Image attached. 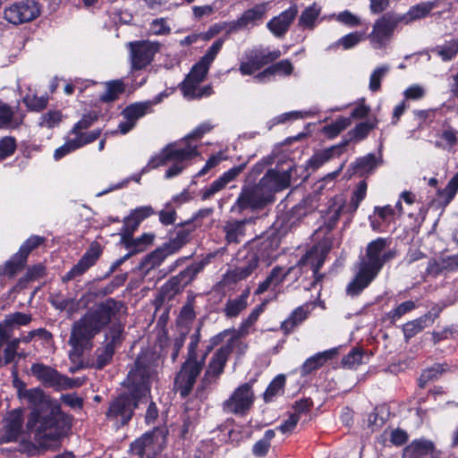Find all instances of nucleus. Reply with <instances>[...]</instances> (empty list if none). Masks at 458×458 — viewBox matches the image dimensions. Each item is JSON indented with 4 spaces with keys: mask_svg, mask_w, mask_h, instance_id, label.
Returning <instances> with one entry per match:
<instances>
[{
    "mask_svg": "<svg viewBox=\"0 0 458 458\" xmlns=\"http://www.w3.org/2000/svg\"><path fill=\"white\" fill-rule=\"evenodd\" d=\"M416 308V304L412 301H407L399 304L396 308L390 310L386 316L392 323L399 320L403 315L411 312Z\"/></svg>",
    "mask_w": 458,
    "mask_h": 458,
    "instance_id": "nucleus-62",
    "label": "nucleus"
},
{
    "mask_svg": "<svg viewBox=\"0 0 458 458\" xmlns=\"http://www.w3.org/2000/svg\"><path fill=\"white\" fill-rule=\"evenodd\" d=\"M348 144V140H344L338 145L316 152L309 160L310 166L317 169L334 157H339Z\"/></svg>",
    "mask_w": 458,
    "mask_h": 458,
    "instance_id": "nucleus-33",
    "label": "nucleus"
},
{
    "mask_svg": "<svg viewBox=\"0 0 458 458\" xmlns=\"http://www.w3.org/2000/svg\"><path fill=\"white\" fill-rule=\"evenodd\" d=\"M337 353V349L333 348L322 352H318L305 360L301 368V374L307 376L314 370L321 368L328 360Z\"/></svg>",
    "mask_w": 458,
    "mask_h": 458,
    "instance_id": "nucleus-35",
    "label": "nucleus"
},
{
    "mask_svg": "<svg viewBox=\"0 0 458 458\" xmlns=\"http://www.w3.org/2000/svg\"><path fill=\"white\" fill-rule=\"evenodd\" d=\"M199 155L198 145L195 143L187 142L185 146L180 143L168 144L158 155L150 158L143 171L172 163L165 173V179H172L179 175L190 165L191 159Z\"/></svg>",
    "mask_w": 458,
    "mask_h": 458,
    "instance_id": "nucleus-3",
    "label": "nucleus"
},
{
    "mask_svg": "<svg viewBox=\"0 0 458 458\" xmlns=\"http://www.w3.org/2000/svg\"><path fill=\"white\" fill-rule=\"evenodd\" d=\"M310 313V309L308 304L297 307L292 311L290 316L282 322L281 330L284 335L293 333L295 328L301 326L308 318Z\"/></svg>",
    "mask_w": 458,
    "mask_h": 458,
    "instance_id": "nucleus-30",
    "label": "nucleus"
},
{
    "mask_svg": "<svg viewBox=\"0 0 458 458\" xmlns=\"http://www.w3.org/2000/svg\"><path fill=\"white\" fill-rule=\"evenodd\" d=\"M441 142H436V145L442 147L444 149H452L458 142V131L452 128L443 131L441 136Z\"/></svg>",
    "mask_w": 458,
    "mask_h": 458,
    "instance_id": "nucleus-64",
    "label": "nucleus"
},
{
    "mask_svg": "<svg viewBox=\"0 0 458 458\" xmlns=\"http://www.w3.org/2000/svg\"><path fill=\"white\" fill-rule=\"evenodd\" d=\"M282 53L279 49L256 48L247 54V60L242 61L239 71L242 75H251L263 66L272 64L280 58Z\"/></svg>",
    "mask_w": 458,
    "mask_h": 458,
    "instance_id": "nucleus-12",
    "label": "nucleus"
},
{
    "mask_svg": "<svg viewBox=\"0 0 458 458\" xmlns=\"http://www.w3.org/2000/svg\"><path fill=\"white\" fill-rule=\"evenodd\" d=\"M298 14V7L292 4L277 16L273 17L267 23V30L277 38H283Z\"/></svg>",
    "mask_w": 458,
    "mask_h": 458,
    "instance_id": "nucleus-19",
    "label": "nucleus"
},
{
    "mask_svg": "<svg viewBox=\"0 0 458 458\" xmlns=\"http://www.w3.org/2000/svg\"><path fill=\"white\" fill-rule=\"evenodd\" d=\"M100 134V130H93L86 132L78 130L77 131L72 132V129L68 133L66 140L74 148V150H77L82 148L83 146L95 141L97 139L99 138Z\"/></svg>",
    "mask_w": 458,
    "mask_h": 458,
    "instance_id": "nucleus-39",
    "label": "nucleus"
},
{
    "mask_svg": "<svg viewBox=\"0 0 458 458\" xmlns=\"http://www.w3.org/2000/svg\"><path fill=\"white\" fill-rule=\"evenodd\" d=\"M378 165V160L374 154H368L365 157L357 158L356 161L352 164V168L354 174H360L364 175L371 173Z\"/></svg>",
    "mask_w": 458,
    "mask_h": 458,
    "instance_id": "nucleus-45",
    "label": "nucleus"
},
{
    "mask_svg": "<svg viewBox=\"0 0 458 458\" xmlns=\"http://www.w3.org/2000/svg\"><path fill=\"white\" fill-rule=\"evenodd\" d=\"M236 262L234 268L224 275V284H235L250 277L259 267V256L253 250H242L237 253Z\"/></svg>",
    "mask_w": 458,
    "mask_h": 458,
    "instance_id": "nucleus-8",
    "label": "nucleus"
},
{
    "mask_svg": "<svg viewBox=\"0 0 458 458\" xmlns=\"http://www.w3.org/2000/svg\"><path fill=\"white\" fill-rule=\"evenodd\" d=\"M235 341V337H231L225 344L222 345L214 353L202 379L204 386L213 381H216V379L223 373L226 361L234 349Z\"/></svg>",
    "mask_w": 458,
    "mask_h": 458,
    "instance_id": "nucleus-13",
    "label": "nucleus"
},
{
    "mask_svg": "<svg viewBox=\"0 0 458 458\" xmlns=\"http://www.w3.org/2000/svg\"><path fill=\"white\" fill-rule=\"evenodd\" d=\"M437 5V0L421 2L411 6L407 13L399 14V18L402 24L408 25L427 17Z\"/></svg>",
    "mask_w": 458,
    "mask_h": 458,
    "instance_id": "nucleus-25",
    "label": "nucleus"
},
{
    "mask_svg": "<svg viewBox=\"0 0 458 458\" xmlns=\"http://www.w3.org/2000/svg\"><path fill=\"white\" fill-rule=\"evenodd\" d=\"M293 267L285 270L283 267L276 266L273 267L266 279L259 283L254 293L256 295H259L267 292L271 287H276L284 282L285 277L291 273Z\"/></svg>",
    "mask_w": 458,
    "mask_h": 458,
    "instance_id": "nucleus-32",
    "label": "nucleus"
},
{
    "mask_svg": "<svg viewBox=\"0 0 458 458\" xmlns=\"http://www.w3.org/2000/svg\"><path fill=\"white\" fill-rule=\"evenodd\" d=\"M170 255H173L172 252L164 244L161 248L157 249L146 256L141 262L140 267L142 269L148 271L157 267H159Z\"/></svg>",
    "mask_w": 458,
    "mask_h": 458,
    "instance_id": "nucleus-44",
    "label": "nucleus"
},
{
    "mask_svg": "<svg viewBox=\"0 0 458 458\" xmlns=\"http://www.w3.org/2000/svg\"><path fill=\"white\" fill-rule=\"evenodd\" d=\"M291 177L290 171L279 172L270 169L260 179L259 184L265 193H269V199L273 202L275 192L283 191L290 186Z\"/></svg>",
    "mask_w": 458,
    "mask_h": 458,
    "instance_id": "nucleus-17",
    "label": "nucleus"
},
{
    "mask_svg": "<svg viewBox=\"0 0 458 458\" xmlns=\"http://www.w3.org/2000/svg\"><path fill=\"white\" fill-rule=\"evenodd\" d=\"M215 127L214 124H212L210 122H204L198 125L194 130L190 132L186 138L179 142L180 144H182V146H185V144L192 143L191 140H200L206 133L209 132L213 128Z\"/></svg>",
    "mask_w": 458,
    "mask_h": 458,
    "instance_id": "nucleus-63",
    "label": "nucleus"
},
{
    "mask_svg": "<svg viewBox=\"0 0 458 458\" xmlns=\"http://www.w3.org/2000/svg\"><path fill=\"white\" fill-rule=\"evenodd\" d=\"M395 256L396 251L391 248V240L378 237L367 245L366 253L359 265L377 276L385 264Z\"/></svg>",
    "mask_w": 458,
    "mask_h": 458,
    "instance_id": "nucleus-5",
    "label": "nucleus"
},
{
    "mask_svg": "<svg viewBox=\"0 0 458 458\" xmlns=\"http://www.w3.org/2000/svg\"><path fill=\"white\" fill-rule=\"evenodd\" d=\"M399 24H402L399 13H386L378 18L368 35L372 47L376 49L385 47Z\"/></svg>",
    "mask_w": 458,
    "mask_h": 458,
    "instance_id": "nucleus-10",
    "label": "nucleus"
},
{
    "mask_svg": "<svg viewBox=\"0 0 458 458\" xmlns=\"http://www.w3.org/2000/svg\"><path fill=\"white\" fill-rule=\"evenodd\" d=\"M31 374L45 386L58 390L62 374L56 369L43 363H34L30 368Z\"/></svg>",
    "mask_w": 458,
    "mask_h": 458,
    "instance_id": "nucleus-24",
    "label": "nucleus"
},
{
    "mask_svg": "<svg viewBox=\"0 0 458 458\" xmlns=\"http://www.w3.org/2000/svg\"><path fill=\"white\" fill-rule=\"evenodd\" d=\"M344 211H347V208L343 197L335 196L330 199L327 202V208L321 211L323 225L320 229L325 230L326 233L331 232L335 227L340 216Z\"/></svg>",
    "mask_w": 458,
    "mask_h": 458,
    "instance_id": "nucleus-21",
    "label": "nucleus"
},
{
    "mask_svg": "<svg viewBox=\"0 0 458 458\" xmlns=\"http://www.w3.org/2000/svg\"><path fill=\"white\" fill-rule=\"evenodd\" d=\"M433 52L440 56L443 61H450L454 58L458 53V42L453 40L443 46H437Z\"/></svg>",
    "mask_w": 458,
    "mask_h": 458,
    "instance_id": "nucleus-60",
    "label": "nucleus"
},
{
    "mask_svg": "<svg viewBox=\"0 0 458 458\" xmlns=\"http://www.w3.org/2000/svg\"><path fill=\"white\" fill-rule=\"evenodd\" d=\"M403 458H441V454L431 441L416 439L403 449Z\"/></svg>",
    "mask_w": 458,
    "mask_h": 458,
    "instance_id": "nucleus-23",
    "label": "nucleus"
},
{
    "mask_svg": "<svg viewBox=\"0 0 458 458\" xmlns=\"http://www.w3.org/2000/svg\"><path fill=\"white\" fill-rule=\"evenodd\" d=\"M328 250V247L316 245L307 251V253L299 261V265L301 267H310L312 270L314 276L312 286L318 284L323 277V275L319 274L318 271L324 264Z\"/></svg>",
    "mask_w": 458,
    "mask_h": 458,
    "instance_id": "nucleus-20",
    "label": "nucleus"
},
{
    "mask_svg": "<svg viewBox=\"0 0 458 458\" xmlns=\"http://www.w3.org/2000/svg\"><path fill=\"white\" fill-rule=\"evenodd\" d=\"M124 91V85L122 81H112L106 83V91L99 97L102 102H112L118 98Z\"/></svg>",
    "mask_w": 458,
    "mask_h": 458,
    "instance_id": "nucleus-50",
    "label": "nucleus"
},
{
    "mask_svg": "<svg viewBox=\"0 0 458 458\" xmlns=\"http://www.w3.org/2000/svg\"><path fill=\"white\" fill-rule=\"evenodd\" d=\"M390 67L387 64L381 65L376 68L369 78V89L372 92H377L381 88V80L387 74Z\"/></svg>",
    "mask_w": 458,
    "mask_h": 458,
    "instance_id": "nucleus-61",
    "label": "nucleus"
},
{
    "mask_svg": "<svg viewBox=\"0 0 458 458\" xmlns=\"http://www.w3.org/2000/svg\"><path fill=\"white\" fill-rule=\"evenodd\" d=\"M250 290L246 289L242 293L233 299H228L223 309L224 315L228 318L238 317L248 306Z\"/></svg>",
    "mask_w": 458,
    "mask_h": 458,
    "instance_id": "nucleus-36",
    "label": "nucleus"
},
{
    "mask_svg": "<svg viewBox=\"0 0 458 458\" xmlns=\"http://www.w3.org/2000/svg\"><path fill=\"white\" fill-rule=\"evenodd\" d=\"M254 249L250 250L259 253V261H268L275 258L279 241L276 235H268L267 237H260L252 242Z\"/></svg>",
    "mask_w": 458,
    "mask_h": 458,
    "instance_id": "nucleus-26",
    "label": "nucleus"
},
{
    "mask_svg": "<svg viewBox=\"0 0 458 458\" xmlns=\"http://www.w3.org/2000/svg\"><path fill=\"white\" fill-rule=\"evenodd\" d=\"M182 291H177V288L167 281L159 290L156 295L154 303L156 308H160L165 301H169L174 298L176 294Z\"/></svg>",
    "mask_w": 458,
    "mask_h": 458,
    "instance_id": "nucleus-51",
    "label": "nucleus"
},
{
    "mask_svg": "<svg viewBox=\"0 0 458 458\" xmlns=\"http://www.w3.org/2000/svg\"><path fill=\"white\" fill-rule=\"evenodd\" d=\"M367 182L365 181H360L353 193H352V199H351V201H350V204L349 206L347 207V211L350 212L351 214H353L356 212V210L358 209L360 202L365 199L366 197V194H367Z\"/></svg>",
    "mask_w": 458,
    "mask_h": 458,
    "instance_id": "nucleus-54",
    "label": "nucleus"
},
{
    "mask_svg": "<svg viewBox=\"0 0 458 458\" xmlns=\"http://www.w3.org/2000/svg\"><path fill=\"white\" fill-rule=\"evenodd\" d=\"M209 68V65L200 60L193 65L182 85V90L185 97L189 98L202 97L203 93L197 92L198 86L205 80Z\"/></svg>",
    "mask_w": 458,
    "mask_h": 458,
    "instance_id": "nucleus-18",
    "label": "nucleus"
},
{
    "mask_svg": "<svg viewBox=\"0 0 458 458\" xmlns=\"http://www.w3.org/2000/svg\"><path fill=\"white\" fill-rule=\"evenodd\" d=\"M100 330L88 313L74 322L68 341L72 349L71 353L82 355L85 350L91 348L92 339Z\"/></svg>",
    "mask_w": 458,
    "mask_h": 458,
    "instance_id": "nucleus-6",
    "label": "nucleus"
},
{
    "mask_svg": "<svg viewBox=\"0 0 458 458\" xmlns=\"http://www.w3.org/2000/svg\"><path fill=\"white\" fill-rule=\"evenodd\" d=\"M365 39V32L354 31L344 35L335 43L329 46V49L342 47L344 50L351 49Z\"/></svg>",
    "mask_w": 458,
    "mask_h": 458,
    "instance_id": "nucleus-47",
    "label": "nucleus"
},
{
    "mask_svg": "<svg viewBox=\"0 0 458 458\" xmlns=\"http://www.w3.org/2000/svg\"><path fill=\"white\" fill-rule=\"evenodd\" d=\"M271 203L269 193H265L260 185L243 186L235 203L232 207L233 212L242 213L246 209H261Z\"/></svg>",
    "mask_w": 458,
    "mask_h": 458,
    "instance_id": "nucleus-11",
    "label": "nucleus"
},
{
    "mask_svg": "<svg viewBox=\"0 0 458 458\" xmlns=\"http://www.w3.org/2000/svg\"><path fill=\"white\" fill-rule=\"evenodd\" d=\"M199 343V334L191 335L188 345V358L174 378V389L182 397L190 394L205 363L207 353L203 354L199 360L198 359L197 347Z\"/></svg>",
    "mask_w": 458,
    "mask_h": 458,
    "instance_id": "nucleus-4",
    "label": "nucleus"
},
{
    "mask_svg": "<svg viewBox=\"0 0 458 458\" xmlns=\"http://www.w3.org/2000/svg\"><path fill=\"white\" fill-rule=\"evenodd\" d=\"M276 432L274 429H267L265 431L261 439L257 441L252 447V454L256 457H264L268 453L271 445V441L275 437Z\"/></svg>",
    "mask_w": 458,
    "mask_h": 458,
    "instance_id": "nucleus-48",
    "label": "nucleus"
},
{
    "mask_svg": "<svg viewBox=\"0 0 458 458\" xmlns=\"http://www.w3.org/2000/svg\"><path fill=\"white\" fill-rule=\"evenodd\" d=\"M39 13V7L35 1L13 4L4 12V19L15 25L29 22L36 19Z\"/></svg>",
    "mask_w": 458,
    "mask_h": 458,
    "instance_id": "nucleus-15",
    "label": "nucleus"
},
{
    "mask_svg": "<svg viewBox=\"0 0 458 458\" xmlns=\"http://www.w3.org/2000/svg\"><path fill=\"white\" fill-rule=\"evenodd\" d=\"M191 233L192 228L189 225L177 227L175 229L174 235L167 243L165 244V246L172 252V254H174L189 242Z\"/></svg>",
    "mask_w": 458,
    "mask_h": 458,
    "instance_id": "nucleus-40",
    "label": "nucleus"
},
{
    "mask_svg": "<svg viewBox=\"0 0 458 458\" xmlns=\"http://www.w3.org/2000/svg\"><path fill=\"white\" fill-rule=\"evenodd\" d=\"M124 326L122 322L114 323L106 335V345L113 347L114 350L118 348L123 340Z\"/></svg>",
    "mask_w": 458,
    "mask_h": 458,
    "instance_id": "nucleus-49",
    "label": "nucleus"
},
{
    "mask_svg": "<svg viewBox=\"0 0 458 458\" xmlns=\"http://www.w3.org/2000/svg\"><path fill=\"white\" fill-rule=\"evenodd\" d=\"M435 317L436 316H433L431 312H428L419 318L404 324L403 327L404 337L408 340L421 332L424 328L432 325L434 323Z\"/></svg>",
    "mask_w": 458,
    "mask_h": 458,
    "instance_id": "nucleus-38",
    "label": "nucleus"
},
{
    "mask_svg": "<svg viewBox=\"0 0 458 458\" xmlns=\"http://www.w3.org/2000/svg\"><path fill=\"white\" fill-rule=\"evenodd\" d=\"M320 13L321 7L317 4L306 7L299 17L298 26L302 30H314Z\"/></svg>",
    "mask_w": 458,
    "mask_h": 458,
    "instance_id": "nucleus-41",
    "label": "nucleus"
},
{
    "mask_svg": "<svg viewBox=\"0 0 458 458\" xmlns=\"http://www.w3.org/2000/svg\"><path fill=\"white\" fill-rule=\"evenodd\" d=\"M155 373L153 357L147 353L140 355L123 383L127 393L121 394L110 402L106 412V418L117 427L126 425L131 420L139 403L147 402L150 393V380Z\"/></svg>",
    "mask_w": 458,
    "mask_h": 458,
    "instance_id": "nucleus-1",
    "label": "nucleus"
},
{
    "mask_svg": "<svg viewBox=\"0 0 458 458\" xmlns=\"http://www.w3.org/2000/svg\"><path fill=\"white\" fill-rule=\"evenodd\" d=\"M44 238L32 235L20 248L19 251L5 263L4 273L9 276H13L21 271L26 263L27 258L31 250L44 242Z\"/></svg>",
    "mask_w": 458,
    "mask_h": 458,
    "instance_id": "nucleus-16",
    "label": "nucleus"
},
{
    "mask_svg": "<svg viewBox=\"0 0 458 458\" xmlns=\"http://www.w3.org/2000/svg\"><path fill=\"white\" fill-rule=\"evenodd\" d=\"M23 424L22 411L14 410L5 419L4 437L6 441H16L21 433Z\"/></svg>",
    "mask_w": 458,
    "mask_h": 458,
    "instance_id": "nucleus-34",
    "label": "nucleus"
},
{
    "mask_svg": "<svg viewBox=\"0 0 458 458\" xmlns=\"http://www.w3.org/2000/svg\"><path fill=\"white\" fill-rule=\"evenodd\" d=\"M267 12V4L261 3L254 5L252 8L246 10L241 15V23L247 27L249 25H255L261 21Z\"/></svg>",
    "mask_w": 458,
    "mask_h": 458,
    "instance_id": "nucleus-43",
    "label": "nucleus"
},
{
    "mask_svg": "<svg viewBox=\"0 0 458 458\" xmlns=\"http://www.w3.org/2000/svg\"><path fill=\"white\" fill-rule=\"evenodd\" d=\"M139 225L140 223L134 216L130 213L129 216L124 217L123 225L122 227V239L126 241V247L128 249H135L136 251L143 250L144 247L153 240V236L148 234H143L136 240H129Z\"/></svg>",
    "mask_w": 458,
    "mask_h": 458,
    "instance_id": "nucleus-22",
    "label": "nucleus"
},
{
    "mask_svg": "<svg viewBox=\"0 0 458 458\" xmlns=\"http://www.w3.org/2000/svg\"><path fill=\"white\" fill-rule=\"evenodd\" d=\"M247 220L228 221L224 226L226 242L231 244L242 242L246 235Z\"/></svg>",
    "mask_w": 458,
    "mask_h": 458,
    "instance_id": "nucleus-37",
    "label": "nucleus"
},
{
    "mask_svg": "<svg viewBox=\"0 0 458 458\" xmlns=\"http://www.w3.org/2000/svg\"><path fill=\"white\" fill-rule=\"evenodd\" d=\"M377 276L359 265L354 278L348 284L346 293L350 296L359 295Z\"/></svg>",
    "mask_w": 458,
    "mask_h": 458,
    "instance_id": "nucleus-27",
    "label": "nucleus"
},
{
    "mask_svg": "<svg viewBox=\"0 0 458 458\" xmlns=\"http://www.w3.org/2000/svg\"><path fill=\"white\" fill-rule=\"evenodd\" d=\"M458 269V254L442 257L430 260L427 267V273L437 276L442 273L454 272Z\"/></svg>",
    "mask_w": 458,
    "mask_h": 458,
    "instance_id": "nucleus-29",
    "label": "nucleus"
},
{
    "mask_svg": "<svg viewBox=\"0 0 458 458\" xmlns=\"http://www.w3.org/2000/svg\"><path fill=\"white\" fill-rule=\"evenodd\" d=\"M444 371L445 369L440 364L424 369L419 378V386L424 388L428 382L437 380Z\"/></svg>",
    "mask_w": 458,
    "mask_h": 458,
    "instance_id": "nucleus-56",
    "label": "nucleus"
},
{
    "mask_svg": "<svg viewBox=\"0 0 458 458\" xmlns=\"http://www.w3.org/2000/svg\"><path fill=\"white\" fill-rule=\"evenodd\" d=\"M162 99L163 94H159L153 100L132 104L123 111V115L124 119H131L136 123L140 118L151 113L153 106L160 103Z\"/></svg>",
    "mask_w": 458,
    "mask_h": 458,
    "instance_id": "nucleus-28",
    "label": "nucleus"
},
{
    "mask_svg": "<svg viewBox=\"0 0 458 458\" xmlns=\"http://www.w3.org/2000/svg\"><path fill=\"white\" fill-rule=\"evenodd\" d=\"M253 383L247 382L239 386L222 403L224 412L227 414L245 415L252 407L255 394Z\"/></svg>",
    "mask_w": 458,
    "mask_h": 458,
    "instance_id": "nucleus-9",
    "label": "nucleus"
},
{
    "mask_svg": "<svg viewBox=\"0 0 458 458\" xmlns=\"http://www.w3.org/2000/svg\"><path fill=\"white\" fill-rule=\"evenodd\" d=\"M266 306V301L258 305L251 310L249 316L242 321L238 329L239 335L241 336H245L250 334V328L255 325L260 315L265 311Z\"/></svg>",
    "mask_w": 458,
    "mask_h": 458,
    "instance_id": "nucleus-46",
    "label": "nucleus"
},
{
    "mask_svg": "<svg viewBox=\"0 0 458 458\" xmlns=\"http://www.w3.org/2000/svg\"><path fill=\"white\" fill-rule=\"evenodd\" d=\"M115 350L111 346L104 345L99 347L95 352L96 360L93 362V367L97 369H102L109 364L113 359Z\"/></svg>",
    "mask_w": 458,
    "mask_h": 458,
    "instance_id": "nucleus-52",
    "label": "nucleus"
},
{
    "mask_svg": "<svg viewBox=\"0 0 458 458\" xmlns=\"http://www.w3.org/2000/svg\"><path fill=\"white\" fill-rule=\"evenodd\" d=\"M23 102L30 110L38 112L47 106L48 98L46 95L38 97L30 92L23 98Z\"/></svg>",
    "mask_w": 458,
    "mask_h": 458,
    "instance_id": "nucleus-58",
    "label": "nucleus"
},
{
    "mask_svg": "<svg viewBox=\"0 0 458 458\" xmlns=\"http://www.w3.org/2000/svg\"><path fill=\"white\" fill-rule=\"evenodd\" d=\"M375 126L376 124L374 123L369 121L358 123L352 131L348 132L350 140H347L350 142V140L360 141L364 140Z\"/></svg>",
    "mask_w": 458,
    "mask_h": 458,
    "instance_id": "nucleus-57",
    "label": "nucleus"
},
{
    "mask_svg": "<svg viewBox=\"0 0 458 458\" xmlns=\"http://www.w3.org/2000/svg\"><path fill=\"white\" fill-rule=\"evenodd\" d=\"M284 384L285 377L284 375L276 376L268 385L267 388L264 393L265 402H271L275 396L282 394L284 391Z\"/></svg>",
    "mask_w": 458,
    "mask_h": 458,
    "instance_id": "nucleus-55",
    "label": "nucleus"
},
{
    "mask_svg": "<svg viewBox=\"0 0 458 458\" xmlns=\"http://www.w3.org/2000/svg\"><path fill=\"white\" fill-rule=\"evenodd\" d=\"M129 46L131 66L135 70H140L148 66L160 48L159 43L148 40L130 42Z\"/></svg>",
    "mask_w": 458,
    "mask_h": 458,
    "instance_id": "nucleus-14",
    "label": "nucleus"
},
{
    "mask_svg": "<svg viewBox=\"0 0 458 458\" xmlns=\"http://www.w3.org/2000/svg\"><path fill=\"white\" fill-rule=\"evenodd\" d=\"M125 304L114 298H108L98 302L95 308L87 313L91 317L98 327L102 329L107 324L120 323L126 315Z\"/></svg>",
    "mask_w": 458,
    "mask_h": 458,
    "instance_id": "nucleus-7",
    "label": "nucleus"
},
{
    "mask_svg": "<svg viewBox=\"0 0 458 458\" xmlns=\"http://www.w3.org/2000/svg\"><path fill=\"white\" fill-rule=\"evenodd\" d=\"M351 123L349 118L339 117L334 123L323 127V133L329 139H334L344 131Z\"/></svg>",
    "mask_w": 458,
    "mask_h": 458,
    "instance_id": "nucleus-53",
    "label": "nucleus"
},
{
    "mask_svg": "<svg viewBox=\"0 0 458 458\" xmlns=\"http://www.w3.org/2000/svg\"><path fill=\"white\" fill-rule=\"evenodd\" d=\"M363 358V351L360 348H352L346 355L342 359V364L344 368L352 369H356L361 364Z\"/></svg>",
    "mask_w": 458,
    "mask_h": 458,
    "instance_id": "nucleus-59",
    "label": "nucleus"
},
{
    "mask_svg": "<svg viewBox=\"0 0 458 458\" xmlns=\"http://www.w3.org/2000/svg\"><path fill=\"white\" fill-rule=\"evenodd\" d=\"M458 192V173L448 182L444 189L438 190L432 205L437 208H445Z\"/></svg>",
    "mask_w": 458,
    "mask_h": 458,
    "instance_id": "nucleus-31",
    "label": "nucleus"
},
{
    "mask_svg": "<svg viewBox=\"0 0 458 458\" xmlns=\"http://www.w3.org/2000/svg\"><path fill=\"white\" fill-rule=\"evenodd\" d=\"M13 386L20 401L32 410L27 428L42 447L48 448L51 445L48 442L58 440L64 433L61 414L50 407L49 398L40 387L27 388L26 384L17 377L13 379Z\"/></svg>",
    "mask_w": 458,
    "mask_h": 458,
    "instance_id": "nucleus-2",
    "label": "nucleus"
},
{
    "mask_svg": "<svg viewBox=\"0 0 458 458\" xmlns=\"http://www.w3.org/2000/svg\"><path fill=\"white\" fill-rule=\"evenodd\" d=\"M102 253V249L99 243L93 242L89 250L84 253L81 259L76 264L77 267L82 275L92 266L96 264Z\"/></svg>",
    "mask_w": 458,
    "mask_h": 458,
    "instance_id": "nucleus-42",
    "label": "nucleus"
}]
</instances>
